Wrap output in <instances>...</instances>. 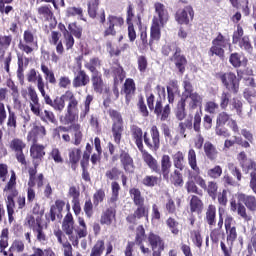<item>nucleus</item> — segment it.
<instances>
[{
	"label": "nucleus",
	"mask_w": 256,
	"mask_h": 256,
	"mask_svg": "<svg viewBox=\"0 0 256 256\" xmlns=\"http://www.w3.org/2000/svg\"><path fill=\"white\" fill-rule=\"evenodd\" d=\"M10 173V179L4 186L3 193H6L8 222L11 225L13 221H15V198H17L16 203L19 211L25 209L27 199L25 198V195H19V190L17 189V174L15 173V170H11Z\"/></svg>",
	"instance_id": "1"
},
{
	"label": "nucleus",
	"mask_w": 256,
	"mask_h": 256,
	"mask_svg": "<svg viewBox=\"0 0 256 256\" xmlns=\"http://www.w3.org/2000/svg\"><path fill=\"white\" fill-rule=\"evenodd\" d=\"M55 97H62L63 101L60 108L51 107L56 113H63V111H65V99L67 101L66 113L62 119L64 125H73V123H77V121H79V111L81 109V101L77 95H75L73 91L67 90L63 95Z\"/></svg>",
	"instance_id": "2"
},
{
	"label": "nucleus",
	"mask_w": 256,
	"mask_h": 256,
	"mask_svg": "<svg viewBox=\"0 0 256 256\" xmlns=\"http://www.w3.org/2000/svg\"><path fill=\"white\" fill-rule=\"evenodd\" d=\"M78 224L79 226L75 228V218H73V214L71 212H67L62 221V231L68 236L73 247H79V239H85V237L89 235L85 218L79 216Z\"/></svg>",
	"instance_id": "3"
},
{
	"label": "nucleus",
	"mask_w": 256,
	"mask_h": 256,
	"mask_svg": "<svg viewBox=\"0 0 256 256\" xmlns=\"http://www.w3.org/2000/svg\"><path fill=\"white\" fill-rule=\"evenodd\" d=\"M130 133L132 141H134L138 151L142 154L144 163L153 173H159V162L153 155H151V153H148L147 150H145V146L143 145V141H145V133H143V129L137 125H132L130 127Z\"/></svg>",
	"instance_id": "4"
},
{
	"label": "nucleus",
	"mask_w": 256,
	"mask_h": 256,
	"mask_svg": "<svg viewBox=\"0 0 256 256\" xmlns=\"http://www.w3.org/2000/svg\"><path fill=\"white\" fill-rule=\"evenodd\" d=\"M26 79L28 83H36V87L43 98L45 105H48V107H54V109H60L61 105H63V97L51 98V95H49L45 90V85L47 84L41 73L36 71L35 68H32L27 73Z\"/></svg>",
	"instance_id": "5"
},
{
	"label": "nucleus",
	"mask_w": 256,
	"mask_h": 256,
	"mask_svg": "<svg viewBox=\"0 0 256 256\" xmlns=\"http://www.w3.org/2000/svg\"><path fill=\"white\" fill-rule=\"evenodd\" d=\"M173 49L175 52L169 59L174 63L175 69L178 71L179 75H185L188 65L187 57L181 54L182 50L177 44L163 46L162 55H164V57H169V55L173 53Z\"/></svg>",
	"instance_id": "6"
},
{
	"label": "nucleus",
	"mask_w": 256,
	"mask_h": 256,
	"mask_svg": "<svg viewBox=\"0 0 256 256\" xmlns=\"http://www.w3.org/2000/svg\"><path fill=\"white\" fill-rule=\"evenodd\" d=\"M146 103L148 109L153 111L157 119H160L161 121H169V117H171V105H163V98L159 97L155 102V94L151 93L146 96Z\"/></svg>",
	"instance_id": "7"
},
{
	"label": "nucleus",
	"mask_w": 256,
	"mask_h": 256,
	"mask_svg": "<svg viewBox=\"0 0 256 256\" xmlns=\"http://www.w3.org/2000/svg\"><path fill=\"white\" fill-rule=\"evenodd\" d=\"M109 117L112 119V135L116 145H121L125 126H123V116L117 110L110 109L108 111Z\"/></svg>",
	"instance_id": "8"
},
{
	"label": "nucleus",
	"mask_w": 256,
	"mask_h": 256,
	"mask_svg": "<svg viewBox=\"0 0 256 256\" xmlns=\"http://www.w3.org/2000/svg\"><path fill=\"white\" fill-rule=\"evenodd\" d=\"M231 48V42L227 39L221 32H218L217 36L212 40V46L209 49V56L219 57L220 59H224L225 57V48Z\"/></svg>",
	"instance_id": "9"
},
{
	"label": "nucleus",
	"mask_w": 256,
	"mask_h": 256,
	"mask_svg": "<svg viewBox=\"0 0 256 256\" xmlns=\"http://www.w3.org/2000/svg\"><path fill=\"white\" fill-rule=\"evenodd\" d=\"M134 212L126 217V222L130 225L129 229L133 231L135 225H139V220L146 219L149 221V208L144 204H136Z\"/></svg>",
	"instance_id": "10"
},
{
	"label": "nucleus",
	"mask_w": 256,
	"mask_h": 256,
	"mask_svg": "<svg viewBox=\"0 0 256 256\" xmlns=\"http://www.w3.org/2000/svg\"><path fill=\"white\" fill-rule=\"evenodd\" d=\"M217 79H220L222 85H224L225 89L234 95L239 93V79H237V75L233 72H219L216 73Z\"/></svg>",
	"instance_id": "11"
},
{
	"label": "nucleus",
	"mask_w": 256,
	"mask_h": 256,
	"mask_svg": "<svg viewBox=\"0 0 256 256\" xmlns=\"http://www.w3.org/2000/svg\"><path fill=\"white\" fill-rule=\"evenodd\" d=\"M103 201H105V190L103 189H99L94 193L93 201H91V198L85 200L83 211L87 219H91L95 215L93 206L99 207V203H103Z\"/></svg>",
	"instance_id": "12"
},
{
	"label": "nucleus",
	"mask_w": 256,
	"mask_h": 256,
	"mask_svg": "<svg viewBox=\"0 0 256 256\" xmlns=\"http://www.w3.org/2000/svg\"><path fill=\"white\" fill-rule=\"evenodd\" d=\"M195 183L207 193L208 197H211L212 201L217 199V193H219V184L215 180L206 181L201 175L194 176Z\"/></svg>",
	"instance_id": "13"
},
{
	"label": "nucleus",
	"mask_w": 256,
	"mask_h": 256,
	"mask_svg": "<svg viewBox=\"0 0 256 256\" xmlns=\"http://www.w3.org/2000/svg\"><path fill=\"white\" fill-rule=\"evenodd\" d=\"M144 143L150 151L157 152L161 148V133L157 125L150 128V137L147 132H144Z\"/></svg>",
	"instance_id": "14"
},
{
	"label": "nucleus",
	"mask_w": 256,
	"mask_h": 256,
	"mask_svg": "<svg viewBox=\"0 0 256 256\" xmlns=\"http://www.w3.org/2000/svg\"><path fill=\"white\" fill-rule=\"evenodd\" d=\"M224 229L226 233V242L228 245H235V241H237V237H239V233L237 232V226H235V219L233 216L228 215L224 219Z\"/></svg>",
	"instance_id": "15"
},
{
	"label": "nucleus",
	"mask_w": 256,
	"mask_h": 256,
	"mask_svg": "<svg viewBox=\"0 0 256 256\" xmlns=\"http://www.w3.org/2000/svg\"><path fill=\"white\" fill-rule=\"evenodd\" d=\"M33 45H37L35 34L31 30H25L23 33V40H20L18 43V49L22 51V53L29 55L35 51Z\"/></svg>",
	"instance_id": "16"
},
{
	"label": "nucleus",
	"mask_w": 256,
	"mask_h": 256,
	"mask_svg": "<svg viewBox=\"0 0 256 256\" xmlns=\"http://www.w3.org/2000/svg\"><path fill=\"white\" fill-rule=\"evenodd\" d=\"M38 16L41 21L49 23V30L53 31L57 27V18H55V14L53 13V8L51 5L46 4L42 5L38 8Z\"/></svg>",
	"instance_id": "17"
},
{
	"label": "nucleus",
	"mask_w": 256,
	"mask_h": 256,
	"mask_svg": "<svg viewBox=\"0 0 256 256\" xmlns=\"http://www.w3.org/2000/svg\"><path fill=\"white\" fill-rule=\"evenodd\" d=\"M174 17L178 25H191V22L195 19V10H193V6L188 5L177 10Z\"/></svg>",
	"instance_id": "18"
},
{
	"label": "nucleus",
	"mask_w": 256,
	"mask_h": 256,
	"mask_svg": "<svg viewBox=\"0 0 256 256\" xmlns=\"http://www.w3.org/2000/svg\"><path fill=\"white\" fill-rule=\"evenodd\" d=\"M148 245L152 249V256H161L163 251H165V240L161 238L158 234L150 232L148 234Z\"/></svg>",
	"instance_id": "19"
},
{
	"label": "nucleus",
	"mask_w": 256,
	"mask_h": 256,
	"mask_svg": "<svg viewBox=\"0 0 256 256\" xmlns=\"http://www.w3.org/2000/svg\"><path fill=\"white\" fill-rule=\"evenodd\" d=\"M107 25L108 27L105 28L103 33L104 37H115V35H117L115 27H123V25H125V20L121 16L109 15L107 17Z\"/></svg>",
	"instance_id": "20"
},
{
	"label": "nucleus",
	"mask_w": 256,
	"mask_h": 256,
	"mask_svg": "<svg viewBox=\"0 0 256 256\" xmlns=\"http://www.w3.org/2000/svg\"><path fill=\"white\" fill-rule=\"evenodd\" d=\"M230 211L237 213L239 219H242L245 223H249L253 219L251 214L247 212V208L243 205V202H237L235 198L230 200Z\"/></svg>",
	"instance_id": "21"
},
{
	"label": "nucleus",
	"mask_w": 256,
	"mask_h": 256,
	"mask_svg": "<svg viewBox=\"0 0 256 256\" xmlns=\"http://www.w3.org/2000/svg\"><path fill=\"white\" fill-rule=\"evenodd\" d=\"M45 155H47V153L45 152V145L39 144L37 142H32V145L30 146V157L32 159L33 167H35V163H38L39 167V165L43 163Z\"/></svg>",
	"instance_id": "22"
},
{
	"label": "nucleus",
	"mask_w": 256,
	"mask_h": 256,
	"mask_svg": "<svg viewBox=\"0 0 256 256\" xmlns=\"http://www.w3.org/2000/svg\"><path fill=\"white\" fill-rule=\"evenodd\" d=\"M63 209H65V200L57 199L55 203L50 207V211L48 214H46V220L49 221H56L57 217L58 219H61L63 217Z\"/></svg>",
	"instance_id": "23"
},
{
	"label": "nucleus",
	"mask_w": 256,
	"mask_h": 256,
	"mask_svg": "<svg viewBox=\"0 0 256 256\" xmlns=\"http://www.w3.org/2000/svg\"><path fill=\"white\" fill-rule=\"evenodd\" d=\"M154 11L157 16H154L152 21L156 20L163 27L169 21V11H167L165 4L161 2L154 3Z\"/></svg>",
	"instance_id": "24"
},
{
	"label": "nucleus",
	"mask_w": 256,
	"mask_h": 256,
	"mask_svg": "<svg viewBox=\"0 0 256 256\" xmlns=\"http://www.w3.org/2000/svg\"><path fill=\"white\" fill-rule=\"evenodd\" d=\"M137 91V85L135 84V80L133 78H127L124 82L122 92L125 95V103L129 105L135 97V93Z\"/></svg>",
	"instance_id": "25"
},
{
	"label": "nucleus",
	"mask_w": 256,
	"mask_h": 256,
	"mask_svg": "<svg viewBox=\"0 0 256 256\" xmlns=\"http://www.w3.org/2000/svg\"><path fill=\"white\" fill-rule=\"evenodd\" d=\"M89 81H91L89 75L85 70L81 68V64H79V69L75 73V76L72 80L74 89H79V87H87V85H89Z\"/></svg>",
	"instance_id": "26"
},
{
	"label": "nucleus",
	"mask_w": 256,
	"mask_h": 256,
	"mask_svg": "<svg viewBox=\"0 0 256 256\" xmlns=\"http://www.w3.org/2000/svg\"><path fill=\"white\" fill-rule=\"evenodd\" d=\"M134 22L140 31V41H141L140 47L142 51H147L149 47V40L147 38V29L143 30V16H141V13H138L136 15Z\"/></svg>",
	"instance_id": "27"
},
{
	"label": "nucleus",
	"mask_w": 256,
	"mask_h": 256,
	"mask_svg": "<svg viewBox=\"0 0 256 256\" xmlns=\"http://www.w3.org/2000/svg\"><path fill=\"white\" fill-rule=\"evenodd\" d=\"M28 99L31 112L33 114H39L41 102L39 100V94H37V90L33 86H28Z\"/></svg>",
	"instance_id": "28"
},
{
	"label": "nucleus",
	"mask_w": 256,
	"mask_h": 256,
	"mask_svg": "<svg viewBox=\"0 0 256 256\" xmlns=\"http://www.w3.org/2000/svg\"><path fill=\"white\" fill-rule=\"evenodd\" d=\"M91 83L92 89L94 93H98V95H103V91L106 93L109 91L105 86V81L103 80V74L97 73L91 75Z\"/></svg>",
	"instance_id": "29"
},
{
	"label": "nucleus",
	"mask_w": 256,
	"mask_h": 256,
	"mask_svg": "<svg viewBox=\"0 0 256 256\" xmlns=\"http://www.w3.org/2000/svg\"><path fill=\"white\" fill-rule=\"evenodd\" d=\"M120 163L125 173H135V161L129 152L122 150L120 153Z\"/></svg>",
	"instance_id": "30"
},
{
	"label": "nucleus",
	"mask_w": 256,
	"mask_h": 256,
	"mask_svg": "<svg viewBox=\"0 0 256 256\" xmlns=\"http://www.w3.org/2000/svg\"><path fill=\"white\" fill-rule=\"evenodd\" d=\"M47 129L41 124H35L27 135V141L31 143H38L39 137H45Z\"/></svg>",
	"instance_id": "31"
},
{
	"label": "nucleus",
	"mask_w": 256,
	"mask_h": 256,
	"mask_svg": "<svg viewBox=\"0 0 256 256\" xmlns=\"http://www.w3.org/2000/svg\"><path fill=\"white\" fill-rule=\"evenodd\" d=\"M204 223H206L210 229H213V227L217 225V206H215V204H209L207 206Z\"/></svg>",
	"instance_id": "32"
},
{
	"label": "nucleus",
	"mask_w": 256,
	"mask_h": 256,
	"mask_svg": "<svg viewBox=\"0 0 256 256\" xmlns=\"http://www.w3.org/2000/svg\"><path fill=\"white\" fill-rule=\"evenodd\" d=\"M8 116H6V127L8 135H15L17 133V113L7 106Z\"/></svg>",
	"instance_id": "33"
},
{
	"label": "nucleus",
	"mask_w": 256,
	"mask_h": 256,
	"mask_svg": "<svg viewBox=\"0 0 256 256\" xmlns=\"http://www.w3.org/2000/svg\"><path fill=\"white\" fill-rule=\"evenodd\" d=\"M171 167H173V164L171 163V156L164 154L160 160L159 172L156 173H162L163 179H165V181H169Z\"/></svg>",
	"instance_id": "34"
},
{
	"label": "nucleus",
	"mask_w": 256,
	"mask_h": 256,
	"mask_svg": "<svg viewBox=\"0 0 256 256\" xmlns=\"http://www.w3.org/2000/svg\"><path fill=\"white\" fill-rule=\"evenodd\" d=\"M81 148H70L68 150V157H69V165L72 169V171H77V167H79V162L81 161V155H82Z\"/></svg>",
	"instance_id": "35"
},
{
	"label": "nucleus",
	"mask_w": 256,
	"mask_h": 256,
	"mask_svg": "<svg viewBox=\"0 0 256 256\" xmlns=\"http://www.w3.org/2000/svg\"><path fill=\"white\" fill-rule=\"evenodd\" d=\"M223 234V213L219 211V219L217 222V228H214L210 231V239L214 245H217L221 240Z\"/></svg>",
	"instance_id": "36"
},
{
	"label": "nucleus",
	"mask_w": 256,
	"mask_h": 256,
	"mask_svg": "<svg viewBox=\"0 0 256 256\" xmlns=\"http://www.w3.org/2000/svg\"><path fill=\"white\" fill-rule=\"evenodd\" d=\"M237 199L240 203L248 209V211H252L255 213L256 211V197L253 195H247L245 193H238Z\"/></svg>",
	"instance_id": "37"
},
{
	"label": "nucleus",
	"mask_w": 256,
	"mask_h": 256,
	"mask_svg": "<svg viewBox=\"0 0 256 256\" xmlns=\"http://www.w3.org/2000/svg\"><path fill=\"white\" fill-rule=\"evenodd\" d=\"M117 218V210L113 207L107 208L104 212H102L100 217V225H113V221Z\"/></svg>",
	"instance_id": "38"
},
{
	"label": "nucleus",
	"mask_w": 256,
	"mask_h": 256,
	"mask_svg": "<svg viewBox=\"0 0 256 256\" xmlns=\"http://www.w3.org/2000/svg\"><path fill=\"white\" fill-rule=\"evenodd\" d=\"M181 99H189L188 101V109H190V111H195V109H197V107H203V97L201 95H199L197 92H194V94H190V95H184Z\"/></svg>",
	"instance_id": "39"
},
{
	"label": "nucleus",
	"mask_w": 256,
	"mask_h": 256,
	"mask_svg": "<svg viewBox=\"0 0 256 256\" xmlns=\"http://www.w3.org/2000/svg\"><path fill=\"white\" fill-rule=\"evenodd\" d=\"M54 235L58 243H60V245L63 247V255L73 256V246L71 245V242H68L67 240L65 242L63 241V237L65 239V234H63V231L57 230L54 232Z\"/></svg>",
	"instance_id": "40"
},
{
	"label": "nucleus",
	"mask_w": 256,
	"mask_h": 256,
	"mask_svg": "<svg viewBox=\"0 0 256 256\" xmlns=\"http://www.w3.org/2000/svg\"><path fill=\"white\" fill-rule=\"evenodd\" d=\"M38 168H39V162H34V166L28 169V175H29L28 181H30L31 174L33 173L34 186L37 185L38 189H41V187H43L44 185L45 176L43 175V173H40L37 175Z\"/></svg>",
	"instance_id": "41"
},
{
	"label": "nucleus",
	"mask_w": 256,
	"mask_h": 256,
	"mask_svg": "<svg viewBox=\"0 0 256 256\" xmlns=\"http://www.w3.org/2000/svg\"><path fill=\"white\" fill-rule=\"evenodd\" d=\"M40 69L44 75L45 81H47L45 87H49L48 83H50V85H57V78L55 77V72L50 69V67L47 66L45 62L41 63Z\"/></svg>",
	"instance_id": "42"
},
{
	"label": "nucleus",
	"mask_w": 256,
	"mask_h": 256,
	"mask_svg": "<svg viewBox=\"0 0 256 256\" xmlns=\"http://www.w3.org/2000/svg\"><path fill=\"white\" fill-rule=\"evenodd\" d=\"M159 39H161V24H159L157 20H152L149 39L150 49H153V44L155 41H159Z\"/></svg>",
	"instance_id": "43"
},
{
	"label": "nucleus",
	"mask_w": 256,
	"mask_h": 256,
	"mask_svg": "<svg viewBox=\"0 0 256 256\" xmlns=\"http://www.w3.org/2000/svg\"><path fill=\"white\" fill-rule=\"evenodd\" d=\"M204 154L205 157L209 161H217V157L219 156V151L217 150V146H215L211 141H206L204 143Z\"/></svg>",
	"instance_id": "44"
},
{
	"label": "nucleus",
	"mask_w": 256,
	"mask_h": 256,
	"mask_svg": "<svg viewBox=\"0 0 256 256\" xmlns=\"http://www.w3.org/2000/svg\"><path fill=\"white\" fill-rule=\"evenodd\" d=\"M70 127L58 126L53 130V137L56 139H61L64 143H71V135H69Z\"/></svg>",
	"instance_id": "45"
},
{
	"label": "nucleus",
	"mask_w": 256,
	"mask_h": 256,
	"mask_svg": "<svg viewBox=\"0 0 256 256\" xmlns=\"http://www.w3.org/2000/svg\"><path fill=\"white\" fill-rule=\"evenodd\" d=\"M235 145H239V147H242L243 149L251 148V144H249L247 141H244L243 137L241 136H234V140L226 139L224 141V149H231V147H234Z\"/></svg>",
	"instance_id": "46"
},
{
	"label": "nucleus",
	"mask_w": 256,
	"mask_h": 256,
	"mask_svg": "<svg viewBox=\"0 0 256 256\" xmlns=\"http://www.w3.org/2000/svg\"><path fill=\"white\" fill-rule=\"evenodd\" d=\"M189 207L191 213H197L199 215L200 213H203V207H205V204L203 203V200L199 198V196L191 195Z\"/></svg>",
	"instance_id": "47"
},
{
	"label": "nucleus",
	"mask_w": 256,
	"mask_h": 256,
	"mask_svg": "<svg viewBox=\"0 0 256 256\" xmlns=\"http://www.w3.org/2000/svg\"><path fill=\"white\" fill-rule=\"evenodd\" d=\"M161 183H163V177H161V175H146L142 179V185H144V187H149L150 189H153V187H160Z\"/></svg>",
	"instance_id": "48"
},
{
	"label": "nucleus",
	"mask_w": 256,
	"mask_h": 256,
	"mask_svg": "<svg viewBox=\"0 0 256 256\" xmlns=\"http://www.w3.org/2000/svg\"><path fill=\"white\" fill-rule=\"evenodd\" d=\"M229 63L235 69H239V67H247L249 60L247 57H243L241 60V54H239V52H234L229 56Z\"/></svg>",
	"instance_id": "49"
},
{
	"label": "nucleus",
	"mask_w": 256,
	"mask_h": 256,
	"mask_svg": "<svg viewBox=\"0 0 256 256\" xmlns=\"http://www.w3.org/2000/svg\"><path fill=\"white\" fill-rule=\"evenodd\" d=\"M187 98H180L176 105L175 117L178 121H183L187 117Z\"/></svg>",
	"instance_id": "50"
},
{
	"label": "nucleus",
	"mask_w": 256,
	"mask_h": 256,
	"mask_svg": "<svg viewBox=\"0 0 256 256\" xmlns=\"http://www.w3.org/2000/svg\"><path fill=\"white\" fill-rule=\"evenodd\" d=\"M181 203L182 200L180 197H177L175 200L169 197L165 203V211L168 213V215H175L177 213V209H181Z\"/></svg>",
	"instance_id": "51"
},
{
	"label": "nucleus",
	"mask_w": 256,
	"mask_h": 256,
	"mask_svg": "<svg viewBox=\"0 0 256 256\" xmlns=\"http://www.w3.org/2000/svg\"><path fill=\"white\" fill-rule=\"evenodd\" d=\"M70 129H72V139L73 145L79 147V145L83 142V132L81 131V124L79 123H72L70 124Z\"/></svg>",
	"instance_id": "52"
},
{
	"label": "nucleus",
	"mask_w": 256,
	"mask_h": 256,
	"mask_svg": "<svg viewBox=\"0 0 256 256\" xmlns=\"http://www.w3.org/2000/svg\"><path fill=\"white\" fill-rule=\"evenodd\" d=\"M187 159L190 169L199 175V173H201V169L197 165V152H195V149L191 148L188 150Z\"/></svg>",
	"instance_id": "53"
},
{
	"label": "nucleus",
	"mask_w": 256,
	"mask_h": 256,
	"mask_svg": "<svg viewBox=\"0 0 256 256\" xmlns=\"http://www.w3.org/2000/svg\"><path fill=\"white\" fill-rule=\"evenodd\" d=\"M84 67L92 75L101 73V72H99V70H97L99 67H101V59H99V57L90 58V60L88 62H85Z\"/></svg>",
	"instance_id": "54"
},
{
	"label": "nucleus",
	"mask_w": 256,
	"mask_h": 256,
	"mask_svg": "<svg viewBox=\"0 0 256 256\" xmlns=\"http://www.w3.org/2000/svg\"><path fill=\"white\" fill-rule=\"evenodd\" d=\"M36 117H39L43 123H57V118L55 117V113L51 110L41 111V106L39 110V114H34Z\"/></svg>",
	"instance_id": "55"
},
{
	"label": "nucleus",
	"mask_w": 256,
	"mask_h": 256,
	"mask_svg": "<svg viewBox=\"0 0 256 256\" xmlns=\"http://www.w3.org/2000/svg\"><path fill=\"white\" fill-rule=\"evenodd\" d=\"M172 161L175 169L183 171L185 169V154L182 151H177L172 155Z\"/></svg>",
	"instance_id": "56"
},
{
	"label": "nucleus",
	"mask_w": 256,
	"mask_h": 256,
	"mask_svg": "<svg viewBox=\"0 0 256 256\" xmlns=\"http://www.w3.org/2000/svg\"><path fill=\"white\" fill-rule=\"evenodd\" d=\"M129 195L133 201L134 205H142L145 204V197L141 193L139 188L133 187L129 189Z\"/></svg>",
	"instance_id": "57"
},
{
	"label": "nucleus",
	"mask_w": 256,
	"mask_h": 256,
	"mask_svg": "<svg viewBox=\"0 0 256 256\" xmlns=\"http://www.w3.org/2000/svg\"><path fill=\"white\" fill-rule=\"evenodd\" d=\"M7 87H9V89L11 90V96L14 106L21 107V99L19 98V87L13 81L7 82Z\"/></svg>",
	"instance_id": "58"
},
{
	"label": "nucleus",
	"mask_w": 256,
	"mask_h": 256,
	"mask_svg": "<svg viewBox=\"0 0 256 256\" xmlns=\"http://www.w3.org/2000/svg\"><path fill=\"white\" fill-rule=\"evenodd\" d=\"M112 77L114 79V83L116 85H121L123 81L125 80V70L121 65H118L117 67H112Z\"/></svg>",
	"instance_id": "59"
},
{
	"label": "nucleus",
	"mask_w": 256,
	"mask_h": 256,
	"mask_svg": "<svg viewBox=\"0 0 256 256\" xmlns=\"http://www.w3.org/2000/svg\"><path fill=\"white\" fill-rule=\"evenodd\" d=\"M168 181H170L174 187H183V174L181 173V170L176 168L170 174Z\"/></svg>",
	"instance_id": "60"
},
{
	"label": "nucleus",
	"mask_w": 256,
	"mask_h": 256,
	"mask_svg": "<svg viewBox=\"0 0 256 256\" xmlns=\"http://www.w3.org/2000/svg\"><path fill=\"white\" fill-rule=\"evenodd\" d=\"M33 172L30 174V180H28V188L26 190L27 193V201L28 203H33L35 201V198L37 197V194L35 193V178L33 177Z\"/></svg>",
	"instance_id": "61"
},
{
	"label": "nucleus",
	"mask_w": 256,
	"mask_h": 256,
	"mask_svg": "<svg viewBox=\"0 0 256 256\" xmlns=\"http://www.w3.org/2000/svg\"><path fill=\"white\" fill-rule=\"evenodd\" d=\"M33 233L39 243H46L47 234H45V230L41 225V221H37L36 227L33 228Z\"/></svg>",
	"instance_id": "62"
},
{
	"label": "nucleus",
	"mask_w": 256,
	"mask_h": 256,
	"mask_svg": "<svg viewBox=\"0 0 256 256\" xmlns=\"http://www.w3.org/2000/svg\"><path fill=\"white\" fill-rule=\"evenodd\" d=\"M105 252V240H97L90 251V256H103Z\"/></svg>",
	"instance_id": "63"
},
{
	"label": "nucleus",
	"mask_w": 256,
	"mask_h": 256,
	"mask_svg": "<svg viewBox=\"0 0 256 256\" xmlns=\"http://www.w3.org/2000/svg\"><path fill=\"white\" fill-rule=\"evenodd\" d=\"M238 46L242 51H246L249 55H253V44H251V38H249V36H243L238 43Z\"/></svg>",
	"instance_id": "64"
}]
</instances>
